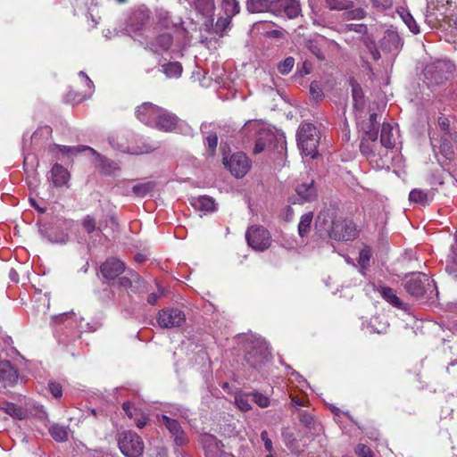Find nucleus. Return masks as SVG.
<instances>
[{
  "label": "nucleus",
  "mask_w": 457,
  "mask_h": 457,
  "mask_svg": "<svg viewBox=\"0 0 457 457\" xmlns=\"http://www.w3.org/2000/svg\"><path fill=\"white\" fill-rule=\"evenodd\" d=\"M316 227L328 233L329 237L337 241H347L356 237V228L352 221L335 215L329 210L322 211L316 220Z\"/></svg>",
  "instance_id": "obj_1"
},
{
  "label": "nucleus",
  "mask_w": 457,
  "mask_h": 457,
  "mask_svg": "<svg viewBox=\"0 0 457 457\" xmlns=\"http://www.w3.org/2000/svg\"><path fill=\"white\" fill-rule=\"evenodd\" d=\"M320 132L312 123H303L297 130V145L302 154L311 158L318 155L320 144Z\"/></svg>",
  "instance_id": "obj_2"
},
{
  "label": "nucleus",
  "mask_w": 457,
  "mask_h": 457,
  "mask_svg": "<svg viewBox=\"0 0 457 457\" xmlns=\"http://www.w3.org/2000/svg\"><path fill=\"white\" fill-rule=\"evenodd\" d=\"M270 351L266 342L260 338H254L247 343L245 361L253 368H261L269 361Z\"/></svg>",
  "instance_id": "obj_3"
},
{
  "label": "nucleus",
  "mask_w": 457,
  "mask_h": 457,
  "mask_svg": "<svg viewBox=\"0 0 457 457\" xmlns=\"http://www.w3.org/2000/svg\"><path fill=\"white\" fill-rule=\"evenodd\" d=\"M118 445L121 453L127 457H139L144 451V442L135 432L124 431L119 435Z\"/></svg>",
  "instance_id": "obj_4"
},
{
  "label": "nucleus",
  "mask_w": 457,
  "mask_h": 457,
  "mask_svg": "<svg viewBox=\"0 0 457 457\" xmlns=\"http://www.w3.org/2000/svg\"><path fill=\"white\" fill-rule=\"evenodd\" d=\"M404 288L411 296L415 298L423 297L428 291L432 292L435 288L433 279H430L424 273H418L411 276L404 283Z\"/></svg>",
  "instance_id": "obj_5"
},
{
  "label": "nucleus",
  "mask_w": 457,
  "mask_h": 457,
  "mask_svg": "<svg viewBox=\"0 0 457 457\" xmlns=\"http://www.w3.org/2000/svg\"><path fill=\"white\" fill-rule=\"evenodd\" d=\"M248 245L256 251H265L271 244L270 232L262 226H252L245 233Z\"/></svg>",
  "instance_id": "obj_6"
},
{
  "label": "nucleus",
  "mask_w": 457,
  "mask_h": 457,
  "mask_svg": "<svg viewBox=\"0 0 457 457\" xmlns=\"http://www.w3.org/2000/svg\"><path fill=\"white\" fill-rule=\"evenodd\" d=\"M223 164L236 178H243L251 167L250 160L241 152L235 153L229 157H223Z\"/></svg>",
  "instance_id": "obj_7"
},
{
  "label": "nucleus",
  "mask_w": 457,
  "mask_h": 457,
  "mask_svg": "<svg viewBox=\"0 0 457 457\" xmlns=\"http://www.w3.org/2000/svg\"><path fill=\"white\" fill-rule=\"evenodd\" d=\"M378 139V132L368 130L366 132L365 137H362L360 144V150L361 154L371 162H377L376 157L381 158L385 153L378 149V145L377 143Z\"/></svg>",
  "instance_id": "obj_8"
},
{
  "label": "nucleus",
  "mask_w": 457,
  "mask_h": 457,
  "mask_svg": "<svg viewBox=\"0 0 457 457\" xmlns=\"http://www.w3.org/2000/svg\"><path fill=\"white\" fill-rule=\"evenodd\" d=\"M157 420L168 429L177 445H184L187 443V436L177 420L167 414H158Z\"/></svg>",
  "instance_id": "obj_9"
},
{
  "label": "nucleus",
  "mask_w": 457,
  "mask_h": 457,
  "mask_svg": "<svg viewBox=\"0 0 457 457\" xmlns=\"http://www.w3.org/2000/svg\"><path fill=\"white\" fill-rule=\"evenodd\" d=\"M186 321L185 314L177 308L162 310L157 317V322L162 328H171L181 326Z\"/></svg>",
  "instance_id": "obj_10"
},
{
  "label": "nucleus",
  "mask_w": 457,
  "mask_h": 457,
  "mask_svg": "<svg viewBox=\"0 0 457 457\" xmlns=\"http://www.w3.org/2000/svg\"><path fill=\"white\" fill-rule=\"evenodd\" d=\"M271 12L294 19L301 12L300 3L298 0H273Z\"/></svg>",
  "instance_id": "obj_11"
},
{
  "label": "nucleus",
  "mask_w": 457,
  "mask_h": 457,
  "mask_svg": "<svg viewBox=\"0 0 457 457\" xmlns=\"http://www.w3.org/2000/svg\"><path fill=\"white\" fill-rule=\"evenodd\" d=\"M244 129H254L259 132V137L256 139L253 148V153L255 154L262 153L265 149L267 143H270L274 138V134L270 129H266L262 124L257 121H247Z\"/></svg>",
  "instance_id": "obj_12"
},
{
  "label": "nucleus",
  "mask_w": 457,
  "mask_h": 457,
  "mask_svg": "<svg viewBox=\"0 0 457 457\" xmlns=\"http://www.w3.org/2000/svg\"><path fill=\"white\" fill-rule=\"evenodd\" d=\"M451 63L446 61H436L429 65H427L424 70V75L427 79L436 84L441 83L446 79L445 71L451 68Z\"/></svg>",
  "instance_id": "obj_13"
},
{
  "label": "nucleus",
  "mask_w": 457,
  "mask_h": 457,
  "mask_svg": "<svg viewBox=\"0 0 457 457\" xmlns=\"http://www.w3.org/2000/svg\"><path fill=\"white\" fill-rule=\"evenodd\" d=\"M74 221L72 220H63L59 226H54L46 232L47 239L52 243L65 244L69 240L67 231L71 228Z\"/></svg>",
  "instance_id": "obj_14"
},
{
  "label": "nucleus",
  "mask_w": 457,
  "mask_h": 457,
  "mask_svg": "<svg viewBox=\"0 0 457 457\" xmlns=\"http://www.w3.org/2000/svg\"><path fill=\"white\" fill-rule=\"evenodd\" d=\"M100 271L105 279L112 281L125 271V264L119 259L109 258L101 265Z\"/></svg>",
  "instance_id": "obj_15"
},
{
  "label": "nucleus",
  "mask_w": 457,
  "mask_h": 457,
  "mask_svg": "<svg viewBox=\"0 0 457 457\" xmlns=\"http://www.w3.org/2000/svg\"><path fill=\"white\" fill-rule=\"evenodd\" d=\"M159 106L151 103H144L136 110V117L143 123L154 127Z\"/></svg>",
  "instance_id": "obj_16"
},
{
  "label": "nucleus",
  "mask_w": 457,
  "mask_h": 457,
  "mask_svg": "<svg viewBox=\"0 0 457 457\" xmlns=\"http://www.w3.org/2000/svg\"><path fill=\"white\" fill-rule=\"evenodd\" d=\"M192 6L197 13L205 18V25H212L215 12L214 0H193Z\"/></svg>",
  "instance_id": "obj_17"
},
{
  "label": "nucleus",
  "mask_w": 457,
  "mask_h": 457,
  "mask_svg": "<svg viewBox=\"0 0 457 457\" xmlns=\"http://www.w3.org/2000/svg\"><path fill=\"white\" fill-rule=\"evenodd\" d=\"M154 127L166 132L172 131L177 125L178 119L171 112L159 107Z\"/></svg>",
  "instance_id": "obj_18"
},
{
  "label": "nucleus",
  "mask_w": 457,
  "mask_h": 457,
  "mask_svg": "<svg viewBox=\"0 0 457 457\" xmlns=\"http://www.w3.org/2000/svg\"><path fill=\"white\" fill-rule=\"evenodd\" d=\"M398 138V129L393 127L389 123H383L381 134H380V143L383 147L386 149H392L395 147L396 144V140Z\"/></svg>",
  "instance_id": "obj_19"
},
{
  "label": "nucleus",
  "mask_w": 457,
  "mask_h": 457,
  "mask_svg": "<svg viewBox=\"0 0 457 457\" xmlns=\"http://www.w3.org/2000/svg\"><path fill=\"white\" fill-rule=\"evenodd\" d=\"M173 39L170 34H162L147 43V48L155 54L167 51L172 45Z\"/></svg>",
  "instance_id": "obj_20"
},
{
  "label": "nucleus",
  "mask_w": 457,
  "mask_h": 457,
  "mask_svg": "<svg viewBox=\"0 0 457 457\" xmlns=\"http://www.w3.org/2000/svg\"><path fill=\"white\" fill-rule=\"evenodd\" d=\"M203 443L207 457H220L221 455L223 445L216 437L205 435Z\"/></svg>",
  "instance_id": "obj_21"
},
{
  "label": "nucleus",
  "mask_w": 457,
  "mask_h": 457,
  "mask_svg": "<svg viewBox=\"0 0 457 457\" xmlns=\"http://www.w3.org/2000/svg\"><path fill=\"white\" fill-rule=\"evenodd\" d=\"M189 203L196 211L214 212L216 210L214 199L207 195L191 197Z\"/></svg>",
  "instance_id": "obj_22"
},
{
  "label": "nucleus",
  "mask_w": 457,
  "mask_h": 457,
  "mask_svg": "<svg viewBox=\"0 0 457 457\" xmlns=\"http://www.w3.org/2000/svg\"><path fill=\"white\" fill-rule=\"evenodd\" d=\"M296 193L301 203L312 202L317 197V189L314 181L309 183H303L296 187Z\"/></svg>",
  "instance_id": "obj_23"
},
{
  "label": "nucleus",
  "mask_w": 457,
  "mask_h": 457,
  "mask_svg": "<svg viewBox=\"0 0 457 457\" xmlns=\"http://www.w3.org/2000/svg\"><path fill=\"white\" fill-rule=\"evenodd\" d=\"M17 372L9 361H0V381L4 384H12L16 381Z\"/></svg>",
  "instance_id": "obj_24"
},
{
  "label": "nucleus",
  "mask_w": 457,
  "mask_h": 457,
  "mask_svg": "<svg viewBox=\"0 0 457 457\" xmlns=\"http://www.w3.org/2000/svg\"><path fill=\"white\" fill-rule=\"evenodd\" d=\"M52 181L55 187H62L67 184L70 174L61 164L55 163L51 170Z\"/></svg>",
  "instance_id": "obj_25"
},
{
  "label": "nucleus",
  "mask_w": 457,
  "mask_h": 457,
  "mask_svg": "<svg viewBox=\"0 0 457 457\" xmlns=\"http://www.w3.org/2000/svg\"><path fill=\"white\" fill-rule=\"evenodd\" d=\"M157 19L159 23L167 29L176 28L181 24V19L179 17H172L170 12L162 9L157 12Z\"/></svg>",
  "instance_id": "obj_26"
},
{
  "label": "nucleus",
  "mask_w": 457,
  "mask_h": 457,
  "mask_svg": "<svg viewBox=\"0 0 457 457\" xmlns=\"http://www.w3.org/2000/svg\"><path fill=\"white\" fill-rule=\"evenodd\" d=\"M272 1L270 0H246V9L249 12H271Z\"/></svg>",
  "instance_id": "obj_27"
},
{
  "label": "nucleus",
  "mask_w": 457,
  "mask_h": 457,
  "mask_svg": "<svg viewBox=\"0 0 457 457\" xmlns=\"http://www.w3.org/2000/svg\"><path fill=\"white\" fill-rule=\"evenodd\" d=\"M401 44V38L397 33L387 31L382 39V46L389 52L397 50Z\"/></svg>",
  "instance_id": "obj_28"
},
{
  "label": "nucleus",
  "mask_w": 457,
  "mask_h": 457,
  "mask_svg": "<svg viewBox=\"0 0 457 457\" xmlns=\"http://www.w3.org/2000/svg\"><path fill=\"white\" fill-rule=\"evenodd\" d=\"M109 144L112 145V148L119 150L122 153H129L131 154H142L141 151H137L134 148H130L125 142L123 137H109Z\"/></svg>",
  "instance_id": "obj_29"
},
{
  "label": "nucleus",
  "mask_w": 457,
  "mask_h": 457,
  "mask_svg": "<svg viewBox=\"0 0 457 457\" xmlns=\"http://www.w3.org/2000/svg\"><path fill=\"white\" fill-rule=\"evenodd\" d=\"M382 297L391 303L393 306L402 309L403 303L400 298L396 295L395 291L393 288L382 287L379 289Z\"/></svg>",
  "instance_id": "obj_30"
},
{
  "label": "nucleus",
  "mask_w": 457,
  "mask_h": 457,
  "mask_svg": "<svg viewBox=\"0 0 457 457\" xmlns=\"http://www.w3.org/2000/svg\"><path fill=\"white\" fill-rule=\"evenodd\" d=\"M0 410L18 420H22L25 418V411L21 407H18L12 403H0Z\"/></svg>",
  "instance_id": "obj_31"
},
{
  "label": "nucleus",
  "mask_w": 457,
  "mask_h": 457,
  "mask_svg": "<svg viewBox=\"0 0 457 457\" xmlns=\"http://www.w3.org/2000/svg\"><path fill=\"white\" fill-rule=\"evenodd\" d=\"M68 427L54 424L49 428L51 436L58 442H65L68 440Z\"/></svg>",
  "instance_id": "obj_32"
},
{
  "label": "nucleus",
  "mask_w": 457,
  "mask_h": 457,
  "mask_svg": "<svg viewBox=\"0 0 457 457\" xmlns=\"http://www.w3.org/2000/svg\"><path fill=\"white\" fill-rule=\"evenodd\" d=\"M60 152L63 154H77L82 152L84 150H89L93 155H95L100 162H103L104 157L98 154L95 149L89 146L78 145V146H66V145H58Z\"/></svg>",
  "instance_id": "obj_33"
},
{
  "label": "nucleus",
  "mask_w": 457,
  "mask_h": 457,
  "mask_svg": "<svg viewBox=\"0 0 457 457\" xmlns=\"http://www.w3.org/2000/svg\"><path fill=\"white\" fill-rule=\"evenodd\" d=\"M313 219V213L309 212L302 215L298 224V234L301 237H305L310 232L311 225Z\"/></svg>",
  "instance_id": "obj_34"
},
{
  "label": "nucleus",
  "mask_w": 457,
  "mask_h": 457,
  "mask_svg": "<svg viewBox=\"0 0 457 457\" xmlns=\"http://www.w3.org/2000/svg\"><path fill=\"white\" fill-rule=\"evenodd\" d=\"M220 5L224 14L236 16L240 12V4L238 0H221Z\"/></svg>",
  "instance_id": "obj_35"
},
{
  "label": "nucleus",
  "mask_w": 457,
  "mask_h": 457,
  "mask_svg": "<svg viewBox=\"0 0 457 457\" xmlns=\"http://www.w3.org/2000/svg\"><path fill=\"white\" fill-rule=\"evenodd\" d=\"M251 398V393L250 394H243L239 393L235 395V403L237 406L238 409H240L243 411H248L252 409L250 399Z\"/></svg>",
  "instance_id": "obj_36"
},
{
  "label": "nucleus",
  "mask_w": 457,
  "mask_h": 457,
  "mask_svg": "<svg viewBox=\"0 0 457 457\" xmlns=\"http://www.w3.org/2000/svg\"><path fill=\"white\" fill-rule=\"evenodd\" d=\"M326 3L331 10H349L354 6L353 0H326Z\"/></svg>",
  "instance_id": "obj_37"
},
{
  "label": "nucleus",
  "mask_w": 457,
  "mask_h": 457,
  "mask_svg": "<svg viewBox=\"0 0 457 457\" xmlns=\"http://www.w3.org/2000/svg\"><path fill=\"white\" fill-rule=\"evenodd\" d=\"M162 71L169 78H177L182 72V66L178 62H170L162 66Z\"/></svg>",
  "instance_id": "obj_38"
},
{
  "label": "nucleus",
  "mask_w": 457,
  "mask_h": 457,
  "mask_svg": "<svg viewBox=\"0 0 457 457\" xmlns=\"http://www.w3.org/2000/svg\"><path fill=\"white\" fill-rule=\"evenodd\" d=\"M233 17L234 16H230L228 14H225V16L220 17L213 26L214 32L222 35L223 32L229 27Z\"/></svg>",
  "instance_id": "obj_39"
},
{
  "label": "nucleus",
  "mask_w": 457,
  "mask_h": 457,
  "mask_svg": "<svg viewBox=\"0 0 457 457\" xmlns=\"http://www.w3.org/2000/svg\"><path fill=\"white\" fill-rule=\"evenodd\" d=\"M130 278L122 276L118 278L117 284L119 287L123 288H129L132 287L133 282H139L140 277L138 274L129 271Z\"/></svg>",
  "instance_id": "obj_40"
},
{
  "label": "nucleus",
  "mask_w": 457,
  "mask_h": 457,
  "mask_svg": "<svg viewBox=\"0 0 457 457\" xmlns=\"http://www.w3.org/2000/svg\"><path fill=\"white\" fill-rule=\"evenodd\" d=\"M409 200L411 203L425 205L428 203V195L422 190L413 189L410 192Z\"/></svg>",
  "instance_id": "obj_41"
},
{
  "label": "nucleus",
  "mask_w": 457,
  "mask_h": 457,
  "mask_svg": "<svg viewBox=\"0 0 457 457\" xmlns=\"http://www.w3.org/2000/svg\"><path fill=\"white\" fill-rule=\"evenodd\" d=\"M154 188V184L152 182L141 183L135 185L132 187L133 193L139 196L145 197L148 193H150Z\"/></svg>",
  "instance_id": "obj_42"
},
{
  "label": "nucleus",
  "mask_w": 457,
  "mask_h": 457,
  "mask_svg": "<svg viewBox=\"0 0 457 457\" xmlns=\"http://www.w3.org/2000/svg\"><path fill=\"white\" fill-rule=\"evenodd\" d=\"M251 400L254 402L259 407L266 408L270 405V398L260 392H252Z\"/></svg>",
  "instance_id": "obj_43"
},
{
  "label": "nucleus",
  "mask_w": 457,
  "mask_h": 457,
  "mask_svg": "<svg viewBox=\"0 0 457 457\" xmlns=\"http://www.w3.org/2000/svg\"><path fill=\"white\" fill-rule=\"evenodd\" d=\"M295 65V59L293 57H287L284 61L280 62L278 65V70L282 75L288 74Z\"/></svg>",
  "instance_id": "obj_44"
},
{
  "label": "nucleus",
  "mask_w": 457,
  "mask_h": 457,
  "mask_svg": "<svg viewBox=\"0 0 457 457\" xmlns=\"http://www.w3.org/2000/svg\"><path fill=\"white\" fill-rule=\"evenodd\" d=\"M401 16L404 23L408 26V28L412 33L417 34L420 32L419 26L417 25L415 20L413 19L411 13L403 12L401 13Z\"/></svg>",
  "instance_id": "obj_45"
},
{
  "label": "nucleus",
  "mask_w": 457,
  "mask_h": 457,
  "mask_svg": "<svg viewBox=\"0 0 457 457\" xmlns=\"http://www.w3.org/2000/svg\"><path fill=\"white\" fill-rule=\"evenodd\" d=\"M82 226L90 234L96 230V220L92 216L87 215L82 220Z\"/></svg>",
  "instance_id": "obj_46"
},
{
  "label": "nucleus",
  "mask_w": 457,
  "mask_h": 457,
  "mask_svg": "<svg viewBox=\"0 0 457 457\" xmlns=\"http://www.w3.org/2000/svg\"><path fill=\"white\" fill-rule=\"evenodd\" d=\"M355 453L358 457H374L370 447L363 444H359L355 448Z\"/></svg>",
  "instance_id": "obj_47"
},
{
  "label": "nucleus",
  "mask_w": 457,
  "mask_h": 457,
  "mask_svg": "<svg viewBox=\"0 0 457 457\" xmlns=\"http://www.w3.org/2000/svg\"><path fill=\"white\" fill-rule=\"evenodd\" d=\"M206 144H207V147H208V150L210 152V154L212 155L215 153L216 148H217V145H218V137H217V135L215 133L209 135L206 137Z\"/></svg>",
  "instance_id": "obj_48"
},
{
  "label": "nucleus",
  "mask_w": 457,
  "mask_h": 457,
  "mask_svg": "<svg viewBox=\"0 0 457 457\" xmlns=\"http://www.w3.org/2000/svg\"><path fill=\"white\" fill-rule=\"evenodd\" d=\"M310 93L312 97L315 100H320L323 96V91L317 82L311 83Z\"/></svg>",
  "instance_id": "obj_49"
},
{
  "label": "nucleus",
  "mask_w": 457,
  "mask_h": 457,
  "mask_svg": "<svg viewBox=\"0 0 457 457\" xmlns=\"http://www.w3.org/2000/svg\"><path fill=\"white\" fill-rule=\"evenodd\" d=\"M365 15L366 12L361 7L354 8L353 6V8L349 9L348 12V17L350 19L361 20L365 17Z\"/></svg>",
  "instance_id": "obj_50"
},
{
  "label": "nucleus",
  "mask_w": 457,
  "mask_h": 457,
  "mask_svg": "<svg viewBox=\"0 0 457 457\" xmlns=\"http://www.w3.org/2000/svg\"><path fill=\"white\" fill-rule=\"evenodd\" d=\"M371 253L370 249H362L360 252L359 263L362 268H366L369 265Z\"/></svg>",
  "instance_id": "obj_51"
},
{
  "label": "nucleus",
  "mask_w": 457,
  "mask_h": 457,
  "mask_svg": "<svg viewBox=\"0 0 457 457\" xmlns=\"http://www.w3.org/2000/svg\"><path fill=\"white\" fill-rule=\"evenodd\" d=\"M48 388H49V391L51 392V394L53 395V396H54L55 398L62 397V388L59 383L51 381L48 384Z\"/></svg>",
  "instance_id": "obj_52"
},
{
  "label": "nucleus",
  "mask_w": 457,
  "mask_h": 457,
  "mask_svg": "<svg viewBox=\"0 0 457 457\" xmlns=\"http://www.w3.org/2000/svg\"><path fill=\"white\" fill-rule=\"evenodd\" d=\"M261 439L264 444L265 449L269 453H271L273 451V444L270 438L269 437L268 432L266 430L262 431Z\"/></svg>",
  "instance_id": "obj_53"
},
{
  "label": "nucleus",
  "mask_w": 457,
  "mask_h": 457,
  "mask_svg": "<svg viewBox=\"0 0 457 457\" xmlns=\"http://www.w3.org/2000/svg\"><path fill=\"white\" fill-rule=\"evenodd\" d=\"M122 409L130 419L137 415V409L130 402L123 403Z\"/></svg>",
  "instance_id": "obj_54"
},
{
  "label": "nucleus",
  "mask_w": 457,
  "mask_h": 457,
  "mask_svg": "<svg viewBox=\"0 0 457 457\" xmlns=\"http://www.w3.org/2000/svg\"><path fill=\"white\" fill-rule=\"evenodd\" d=\"M163 295V289L159 288L158 292L151 293L147 297V303L151 305H154L157 300Z\"/></svg>",
  "instance_id": "obj_55"
},
{
  "label": "nucleus",
  "mask_w": 457,
  "mask_h": 457,
  "mask_svg": "<svg viewBox=\"0 0 457 457\" xmlns=\"http://www.w3.org/2000/svg\"><path fill=\"white\" fill-rule=\"evenodd\" d=\"M374 6L381 7L384 9H388L391 7L393 1L392 0H371Z\"/></svg>",
  "instance_id": "obj_56"
},
{
  "label": "nucleus",
  "mask_w": 457,
  "mask_h": 457,
  "mask_svg": "<svg viewBox=\"0 0 457 457\" xmlns=\"http://www.w3.org/2000/svg\"><path fill=\"white\" fill-rule=\"evenodd\" d=\"M309 48H310L311 52L317 56L318 59H320V60L325 59V55L323 54V53L321 52V50L319 48V46L317 45L312 44L309 46Z\"/></svg>",
  "instance_id": "obj_57"
},
{
  "label": "nucleus",
  "mask_w": 457,
  "mask_h": 457,
  "mask_svg": "<svg viewBox=\"0 0 457 457\" xmlns=\"http://www.w3.org/2000/svg\"><path fill=\"white\" fill-rule=\"evenodd\" d=\"M292 436H293L292 434L286 436L285 444L288 449H290L291 451H295V450H296V442L289 441V440H291Z\"/></svg>",
  "instance_id": "obj_58"
},
{
  "label": "nucleus",
  "mask_w": 457,
  "mask_h": 457,
  "mask_svg": "<svg viewBox=\"0 0 457 457\" xmlns=\"http://www.w3.org/2000/svg\"><path fill=\"white\" fill-rule=\"evenodd\" d=\"M438 124H439L440 128L442 129H444V130H448V129L450 127L449 120L447 118H445V117L439 118Z\"/></svg>",
  "instance_id": "obj_59"
},
{
  "label": "nucleus",
  "mask_w": 457,
  "mask_h": 457,
  "mask_svg": "<svg viewBox=\"0 0 457 457\" xmlns=\"http://www.w3.org/2000/svg\"><path fill=\"white\" fill-rule=\"evenodd\" d=\"M147 422V418L145 416L141 415L138 419L135 418L136 426L139 428H143Z\"/></svg>",
  "instance_id": "obj_60"
},
{
  "label": "nucleus",
  "mask_w": 457,
  "mask_h": 457,
  "mask_svg": "<svg viewBox=\"0 0 457 457\" xmlns=\"http://www.w3.org/2000/svg\"><path fill=\"white\" fill-rule=\"evenodd\" d=\"M369 50L374 60H378L380 58V53L374 46H369Z\"/></svg>",
  "instance_id": "obj_61"
},
{
  "label": "nucleus",
  "mask_w": 457,
  "mask_h": 457,
  "mask_svg": "<svg viewBox=\"0 0 457 457\" xmlns=\"http://www.w3.org/2000/svg\"><path fill=\"white\" fill-rule=\"evenodd\" d=\"M377 117L378 115L376 113L370 114L369 130L376 131L374 126L377 123Z\"/></svg>",
  "instance_id": "obj_62"
},
{
  "label": "nucleus",
  "mask_w": 457,
  "mask_h": 457,
  "mask_svg": "<svg viewBox=\"0 0 457 457\" xmlns=\"http://www.w3.org/2000/svg\"><path fill=\"white\" fill-rule=\"evenodd\" d=\"M71 313H62L59 316L53 317L52 320L55 323H61L64 320V319L68 318Z\"/></svg>",
  "instance_id": "obj_63"
},
{
  "label": "nucleus",
  "mask_w": 457,
  "mask_h": 457,
  "mask_svg": "<svg viewBox=\"0 0 457 457\" xmlns=\"http://www.w3.org/2000/svg\"><path fill=\"white\" fill-rule=\"evenodd\" d=\"M312 420V418L311 416H303V417L302 418V421H303L305 425H307V426H309V425L311 424Z\"/></svg>",
  "instance_id": "obj_64"
}]
</instances>
